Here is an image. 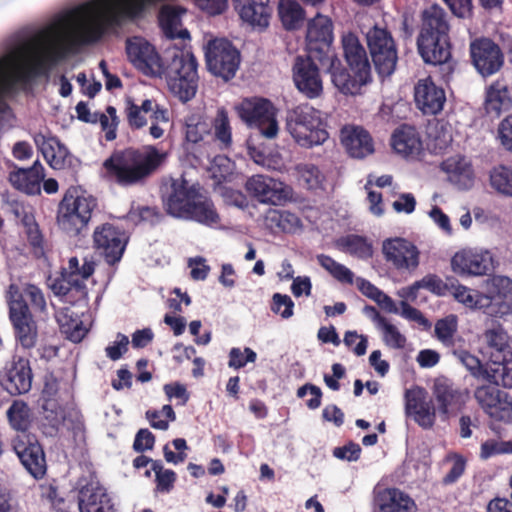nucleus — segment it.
Masks as SVG:
<instances>
[{
  "label": "nucleus",
  "instance_id": "nucleus-10",
  "mask_svg": "<svg viewBox=\"0 0 512 512\" xmlns=\"http://www.w3.org/2000/svg\"><path fill=\"white\" fill-rule=\"evenodd\" d=\"M367 46L377 73L390 76L396 68L398 50L392 33L386 27L374 25L366 33Z\"/></svg>",
  "mask_w": 512,
  "mask_h": 512
},
{
  "label": "nucleus",
  "instance_id": "nucleus-19",
  "mask_svg": "<svg viewBox=\"0 0 512 512\" xmlns=\"http://www.w3.org/2000/svg\"><path fill=\"white\" fill-rule=\"evenodd\" d=\"M474 398L489 417L498 421H512V399L495 384L490 382L477 387Z\"/></svg>",
  "mask_w": 512,
  "mask_h": 512
},
{
  "label": "nucleus",
  "instance_id": "nucleus-51",
  "mask_svg": "<svg viewBox=\"0 0 512 512\" xmlns=\"http://www.w3.org/2000/svg\"><path fill=\"white\" fill-rule=\"evenodd\" d=\"M296 171L299 181L307 189L316 190L322 188L325 176L316 165L310 163L298 164Z\"/></svg>",
  "mask_w": 512,
  "mask_h": 512
},
{
  "label": "nucleus",
  "instance_id": "nucleus-28",
  "mask_svg": "<svg viewBox=\"0 0 512 512\" xmlns=\"http://www.w3.org/2000/svg\"><path fill=\"white\" fill-rule=\"evenodd\" d=\"M341 143L348 155L363 159L374 153V140L368 130L358 125H345L340 131Z\"/></svg>",
  "mask_w": 512,
  "mask_h": 512
},
{
  "label": "nucleus",
  "instance_id": "nucleus-54",
  "mask_svg": "<svg viewBox=\"0 0 512 512\" xmlns=\"http://www.w3.org/2000/svg\"><path fill=\"white\" fill-rule=\"evenodd\" d=\"M96 123H99L102 131L105 133L106 141H113L117 137V127L119 118L117 116L116 108L107 106L106 113L96 112Z\"/></svg>",
  "mask_w": 512,
  "mask_h": 512
},
{
  "label": "nucleus",
  "instance_id": "nucleus-38",
  "mask_svg": "<svg viewBox=\"0 0 512 512\" xmlns=\"http://www.w3.org/2000/svg\"><path fill=\"white\" fill-rule=\"evenodd\" d=\"M376 501L382 512H417L415 501L397 488L379 492Z\"/></svg>",
  "mask_w": 512,
  "mask_h": 512
},
{
  "label": "nucleus",
  "instance_id": "nucleus-55",
  "mask_svg": "<svg viewBox=\"0 0 512 512\" xmlns=\"http://www.w3.org/2000/svg\"><path fill=\"white\" fill-rule=\"evenodd\" d=\"M484 336L489 347L494 348L497 355H503L508 353V351H512L508 343L509 336L500 324L486 330Z\"/></svg>",
  "mask_w": 512,
  "mask_h": 512
},
{
  "label": "nucleus",
  "instance_id": "nucleus-52",
  "mask_svg": "<svg viewBox=\"0 0 512 512\" xmlns=\"http://www.w3.org/2000/svg\"><path fill=\"white\" fill-rule=\"evenodd\" d=\"M490 184L499 193L512 196V167L499 165L490 172Z\"/></svg>",
  "mask_w": 512,
  "mask_h": 512
},
{
  "label": "nucleus",
  "instance_id": "nucleus-8",
  "mask_svg": "<svg viewBox=\"0 0 512 512\" xmlns=\"http://www.w3.org/2000/svg\"><path fill=\"white\" fill-rule=\"evenodd\" d=\"M286 127L294 140L307 148L321 145L329 137L321 111L309 104L299 105L291 110Z\"/></svg>",
  "mask_w": 512,
  "mask_h": 512
},
{
  "label": "nucleus",
  "instance_id": "nucleus-1",
  "mask_svg": "<svg viewBox=\"0 0 512 512\" xmlns=\"http://www.w3.org/2000/svg\"><path fill=\"white\" fill-rule=\"evenodd\" d=\"M307 53L317 58L331 76L337 90L344 95H358L363 86L372 81L371 64L364 46L350 33L342 38L345 68L338 58L333 42V23L327 16L317 14L307 25Z\"/></svg>",
  "mask_w": 512,
  "mask_h": 512
},
{
  "label": "nucleus",
  "instance_id": "nucleus-5",
  "mask_svg": "<svg viewBox=\"0 0 512 512\" xmlns=\"http://www.w3.org/2000/svg\"><path fill=\"white\" fill-rule=\"evenodd\" d=\"M99 213L98 200L79 186H70L60 200L56 224L70 238L87 234L93 218Z\"/></svg>",
  "mask_w": 512,
  "mask_h": 512
},
{
  "label": "nucleus",
  "instance_id": "nucleus-53",
  "mask_svg": "<svg viewBox=\"0 0 512 512\" xmlns=\"http://www.w3.org/2000/svg\"><path fill=\"white\" fill-rule=\"evenodd\" d=\"M458 329L457 317L453 314L439 319L435 323V335L445 346L454 345V336Z\"/></svg>",
  "mask_w": 512,
  "mask_h": 512
},
{
  "label": "nucleus",
  "instance_id": "nucleus-59",
  "mask_svg": "<svg viewBox=\"0 0 512 512\" xmlns=\"http://www.w3.org/2000/svg\"><path fill=\"white\" fill-rule=\"evenodd\" d=\"M68 270L63 279H88L94 273L95 263L85 258L80 265L77 257H71L68 261Z\"/></svg>",
  "mask_w": 512,
  "mask_h": 512
},
{
  "label": "nucleus",
  "instance_id": "nucleus-6",
  "mask_svg": "<svg viewBox=\"0 0 512 512\" xmlns=\"http://www.w3.org/2000/svg\"><path fill=\"white\" fill-rule=\"evenodd\" d=\"M78 45L53 43L37 54L33 61L25 66L8 71L9 60H0V95L12 92L18 84L27 85L39 77L48 78L52 69L63 60L72 48Z\"/></svg>",
  "mask_w": 512,
  "mask_h": 512
},
{
  "label": "nucleus",
  "instance_id": "nucleus-25",
  "mask_svg": "<svg viewBox=\"0 0 512 512\" xmlns=\"http://www.w3.org/2000/svg\"><path fill=\"white\" fill-rule=\"evenodd\" d=\"M416 107L424 115H436L443 110L446 94L441 86L434 83L431 77L419 79L414 86Z\"/></svg>",
  "mask_w": 512,
  "mask_h": 512
},
{
  "label": "nucleus",
  "instance_id": "nucleus-14",
  "mask_svg": "<svg viewBox=\"0 0 512 512\" xmlns=\"http://www.w3.org/2000/svg\"><path fill=\"white\" fill-rule=\"evenodd\" d=\"M33 379L31 362L21 355H13L0 369V387L13 397L29 393Z\"/></svg>",
  "mask_w": 512,
  "mask_h": 512
},
{
  "label": "nucleus",
  "instance_id": "nucleus-27",
  "mask_svg": "<svg viewBox=\"0 0 512 512\" xmlns=\"http://www.w3.org/2000/svg\"><path fill=\"white\" fill-rule=\"evenodd\" d=\"M441 170L446 173L447 180L458 190H470L475 183V172L472 162L463 155L456 154L442 161Z\"/></svg>",
  "mask_w": 512,
  "mask_h": 512
},
{
  "label": "nucleus",
  "instance_id": "nucleus-48",
  "mask_svg": "<svg viewBox=\"0 0 512 512\" xmlns=\"http://www.w3.org/2000/svg\"><path fill=\"white\" fill-rule=\"evenodd\" d=\"M266 219L271 228H278L285 233H293L301 227L300 218L289 211L270 210Z\"/></svg>",
  "mask_w": 512,
  "mask_h": 512
},
{
  "label": "nucleus",
  "instance_id": "nucleus-60",
  "mask_svg": "<svg viewBox=\"0 0 512 512\" xmlns=\"http://www.w3.org/2000/svg\"><path fill=\"white\" fill-rule=\"evenodd\" d=\"M446 461L452 462V467L449 472L443 477L442 483L444 485H451L456 483L459 478L464 474L466 468L465 458L457 453L447 455Z\"/></svg>",
  "mask_w": 512,
  "mask_h": 512
},
{
  "label": "nucleus",
  "instance_id": "nucleus-33",
  "mask_svg": "<svg viewBox=\"0 0 512 512\" xmlns=\"http://www.w3.org/2000/svg\"><path fill=\"white\" fill-rule=\"evenodd\" d=\"M33 139L51 168L61 170L66 167L70 159V153L56 136L47 137L39 132L34 135Z\"/></svg>",
  "mask_w": 512,
  "mask_h": 512
},
{
  "label": "nucleus",
  "instance_id": "nucleus-62",
  "mask_svg": "<svg viewBox=\"0 0 512 512\" xmlns=\"http://www.w3.org/2000/svg\"><path fill=\"white\" fill-rule=\"evenodd\" d=\"M257 358V354L249 347H246L244 351H241L240 348H232L229 352V362L228 365L234 369L243 368L249 362H255Z\"/></svg>",
  "mask_w": 512,
  "mask_h": 512
},
{
  "label": "nucleus",
  "instance_id": "nucleus-2",
  "mask_svg": "<svg viewBox=\"0 0 512 512\" xmlns=\"http://www.w3.org/2000/svg\"><path fill=\"white\" fill-rule=\"evenodd\" d=\"M167 153L155 145L115 151L103 162L105 178L122 187L144 183L164 164Z\"/></svg>",
  "mask_w": 512,
  "mask_h": 512
},
{
  "label": "nucleus",
  "instance_id": "nucleus-40",
  "mask_svg": "<svg viewBox=\"0 0 512 512\" xmlns=\"http://www.w3.org/2000/svg\"><path fill=\"white\" fill-rule=\"evenodd\" d=\"M487 381L496 386L512 388V351L503 355L492 354Z\"/></svg>",
  "mask_w": 512,
  "mask_h": 512
},
{
  "label": "nucleus",
  "instance_id": "nucleus-32",
  "mask_svg": "<svg viewBox=\"0 0 512 512\" xmlns=\"http://www.w3.org/2000/svg\"><path fill=\"white\" fill-rule=\"evenodd\" d=\"M245 188L250 195L262 203L277 205L286 197L282 183L264 175H255L249 178Z\"/></svg>",
  "mask_w": 512,
  "mask_h": 512
},
{
  "label": "nucleus",
  "instance_id": "nucleus-4",
  "mask_svg": "<svg viewBox=\"0 0 512 512\" xmlns=\"http://www.w3.org/2000/svg\"><path fill=\"white\" fill-rule=\"evenodd\" d=\"M68 17L74 23L71 44L83 46L97 43L108 28L120 25L123 12L110 0H94L76 7Z\"/></svg>",
  "mask_w": 512,
  "mask_h": 512
},
{
  "label": "nucleus",
  "instance_id": "nucleus-43",
  "mask_svg": "<svg viewBox=\"0 0 512 512\" xmlns=\"http://www.w3.org/2000/svg\"><path fill=\"white\" fill-rule=\"evenodd\" d=\"M56 320L60 330L66 335L67 339L74 343L80 342L86 334L82 321L74 316L70 308L65 307L56 313Z\"/></svg>",
  "mask_w": 512,
  "mask_h": 512
},
{
  "label": "nucleus",
  "instance_id": "nucleus-44",
  "mask_svg": "<svg viewBox=\"0 0 512 512\" xmlns=\"http://www.w3.org/2000/svg\"><path fill=\"white\" fill-rule=\"evenodd\" d=\"M278 14L283 27L288 30H298L305 20V10L296 0H280Z\"/></svg>",
  "mask_w": 512,
  "mask_h": 512
},
{
  "label": "nucleus",
  "instance_id": "nucleus-56",
  "mask_svg": "<svg viewBox=\"0 0 512 512\" xmlns=\"http://www.w3.org/2000/svg\"><path fill=\"white\" fill-rule=\"evenodd\" d=\"M383 334L384 343L393 349H403L406 345V338L397 327L387 321L385 317H379V325Z\"/></svg>",
  "mask_w": 512,
  "mask_h": 512
},
{
  "label": "nucleus",
  "instance_id": "nucleus-57",
  "mask_svg": "<svg viewBox=\"0 0 512 512\" xmlns=\"http://www.w3.org/2000/svg\"><path fill=\"white\" fill-rule=\"evenodd\" d=\"M452 294L455 299L469 308L482 309L480 300L484 297L483 291L472 290L461 284H451Z\"/></svg>",
  "mask_w": 512,
  "mask_h": 512
},
{
  "label": "nucleus",
  "instance_id": "nucleus-12",
  "mask_svg": "<svg viewBox=\"0 0 512 512\" xmlns=\"http://www.w3.org/2000/svg\"><path fill=\"white\" fill-rule=\"evenodd\" d=\"M205 59L209 72L224 81H229L236 75L241 56L229 40L214 39L207 45Z\"/></svg>",
  "mask_w": 512,
  "mask_h": 512
},
{
  "label": "nucleus",
  "instance_id": "nucleus-31",
  "mask_svg": "<svg viewBox=\"0 0 512 512\" xmlns=\"http://www.w3.org/2000/svg\"><path fill=\"white\" fill-rule=\"evenodd\" d=\"M450 38L418 36L417 49L426 64L441 65L451 58Z\"/></svg>",
  "mask_w": 512,
  "mask_h": 512
},
{
  "label": "nucleus",
  "instance_id": "nucleus-45",
  "mask_svg": "<svg viewBox=\"0 0 512 512\" xmlns=\"http://www.w3.org/2000/svg\"><path fill=\"white\" fill-rule=\"evenodd\" d=\"M86 279H62L54 284L55 294L61 296L64 301L74 304L86 300L88 289L85 284Z\"/></svg>",
  "mask_w": 512,
  "mask_h": 512
},
{
  "label": "nucleus",
  "instance_id": "nucleus-41",
  "mask_svg": "<svg viewBox=\"0 0 512 512\" xmlns=\"http://www.w3.org/2000/svg\"><path fill=\"white\" fill-rule=\"evenodd\" d=\"M512 105L507 86L496 81L490 85L485 98V111L492 117H499L502 112L507 111Z\"/></svg>",
  "mask_w": 512,
  "mask_h": 512
},
{
  "label": "nucleus",
  "instance_id": "nucleus-64",
  "mask_svg": "<svg viewBox=\"0 0 512 512\" xmlns=\"http://www.w3.org/2000/svg\"><path fill=\"white\" fill-rule=\"evenodd\" d=\"M512 453V442H498L496 440H487L481 444L480 456L482 459H488L497 454Z\"/></svg>",
  "mask_w": 512,
  "mask_h": 512
},
{
  "label": "nucleus",
  "instance_id": "nucleus-42",
  "mask_svg": "<svg viewBox=\"0 0 512 512\" xmlns=\"http://www.w3.org/2000/svg\"><path fill=\"white\" fill-rule=\"evenodd\" d=\"M213 129V141L221 150H228L232 147V127L228 111L224 107L217 109L215 117L210 124Z\"/></svg>",
  "mask_w": 512,
  "mask_h": 512
},
{
  "label": "nucleus",
  "instance_id": "nucleus-50",
  "mask_svg": "<svg viewBox=\"0 0 512 512\" xmlns=\"http://www.w3.org/2000/svg\"><path fill=\"white\" fill-rule=\"evenodd\" d=\"M162 217L158 207L147 205H132L127 214V219L134 224L147 223L151 226L158 224Z\"/></svg>",
  "mask_w": 512,
  "mask_h": 512
},
{
  "label": "nucleus",
  "instance_id": "nucleus-7",
  "mask_svg": "<svg viewBox=\"0 0 512 512\" xmlns=\"http://www.w3.org/2000/svg\"><path fill=\"white\" fill-rule=\"evenodd\" d=\"M198 63L195 56L180 48L167 52L162 63L161 77H165L170 90L182 101L192 99L198 87Z\"/></svg>",
  "mask_w": 512,
  "mask_h": 512
},
{
  "label": "nucleus",
  "instance_id": "nucleus-39",
  "mask_svg": "<svg viewBox=\"0 0 512 512\" xmlns=\"http://www.w3.org/2000/svg\"><path fill=\"white\" fill-rule=\"evenodd\" d=\"M185 12L186 9L180 6L164 5L161 7L159 11V23L167 38H190L187 29H179L182 25L181 16Z\"/></svg>",
  "mask_w": 512,
  "mask_h": 512
},
{
  "label": "nucleus",
  "instance_id": "nucleus-20",
  "mask_svg": "<svg viewBox=\"0 0 512 512\" xmlns=\"http://www.w3.org/2000/svg\"><path fill=\"white\" fill-rule=\"evenodd\" d=\"M13 450L21 464L35 479H42L47 471L46 457L43 447L35 437L18 436L13 440Z\"/></svg>",
  "mask_w": 512,
  "mask_h": 512
},
{
  "label": "nucleus",
  "instance_id": "nucleus-9",
  "mask_svg": "<svg viewBox=\"0 0 512 512\" xmlns=\"http://www.w3.org/2000/svg\"><path fill=\"white\" fill-rule=\"evenodd\" d=\"M9 319L12 324L15 341L23 350L33 349L38 341V325L30 308L16 286H10L8 300Z\"/></svg>",
  "mask_w": 512,
  "mask_h": 512
},
{
  "label": "nucleus",
  "instance_id": "nucleus-36",
  "mask_svg": "<svg viewBox=\"0 0 512 512\" xmlns=\"http://www.w3.org/2000/svg\"><path fill=\"white\" fill-rule=\"evenodd\" d=\"M44 178L43 167L36 161L29 168H16L9 173L11 185L28 195H36L41 191L40 184Z\"/></svg>",
  "mask_w": 512,
  "mask_h": 512
},
{
  "label": "nucleus",
  "instance_id": "nucleus-23",
  "mask_svg": "<svg viewBox=\"0 0 512 512\" xmlns=\"http://www.w3.org/2000/svg\"><path fill=\"white\" fill-rule=\"evenodd\" d=\"M432 392L438 404L437 410L444 420L456 415L465 405V393L445 377L435 380Z\"/></svg>",
  "mask_w": 512,
  "mask_h": 512
},
{
  "label": "nucleus",
  "instance_id": "nucleus-30",
  "mask_svg": "<svg viewBox=\"0 0 512 512\" xmlns=\"http://www.w3.org/2000/svg\"><path fill=\"white\" fill-rule=\"evenodd\" d=\"M59 383V380L52 372L46 373L41 391L44 415L53 428H58L65 419L64 408L59 402Z\"/></svg>",
  "mask_w": 512,
  "mask_h": 512
},
{
  "label": "nucleus",
  "instance_id": "nucleus-11",
  "mask_svg": "<svg viewBox=\"0 0 512 512\" xmlns=\"http://www.w3.org/2000/svg\"><path fill=\"white\" fill-rule=\"evenodd\" d=\"M276 112L273 103L265 98L245 99L238 107L241 120L249 127L258 129L268 139L278 134Z\"/></svg>",
  "mask_w": 512,
  "mask_h": 512
},
{
  "label": "nucleus",
  "instance_id": "nucleus-46",
  "mask_svg": "<svg viewBox=\"0 0 512 512\" xmlns=\"http://www.w3.org/2000/svg\"><path fill=\"white\" fill-rule=\"evenodd\" d=\"M211 132L210 123L197 114H192L185 118L184 122V139L186 145H195L203 141L206 135Z\"/></svg>",
  "mask_w": 512,
  "mask_h": 512
},
{
  "label": "nucleus",
  "instance_id": "nucleus-58",
  "mask_svg": "<svg viewBox=\"0 0 512 512\" xmlns=\"http://www.w3.org/2000/svg\"><path fill=\"white\" fill-rule=\"evenodd\" d=\"M455 354L472 376L477 379H487L489 368H485L478 357L466 350L455 352Z\"/></svg>",
  "mask_w": 512,
  "mask_h": 512
},
{
  "label": "nucleus",
  "instance_id": "nucleus-35",
  "mask_svg": "<svg viewBox=\"0 0 512 512\" xmlns=\"http://www.w3.org/2000/svg\"><path fill=\"white\" fill-rule=\"evenodd\" d=\"M448 14L439 5H431L421 13V28L418 36L450 38Z\"/></svg>",
  "mask_w": 512,
  "mask_h": 512
},
{
  "label": "nucleus",
  "instance_id": "nucleus-22",
  "mask_svg": "<svg viewBox=\"0 0 512 512\" xmlns=\"http://www.w3.org/2000/svg\"><path fill=\"white\" fill-rule=\"evenodd\" d=\"M451 265L458 274L482 276L494 270V258L488 250L463 249L455 253Z\"/></svg>",
  "mask_w": 512,
  "mask_h": 512
},
{
  "label": "nucleus",
  "instance_id": "nucleus-18",
  "mask_svg": "<svg viewBox=\"0 0 512 512\" xmlns=\"http://www.w3.org/2000/svg\"><path fill=\"white\" fill-rule=\"evenodd\" d=\"M127 242L124 231L110 223L97 226L93 232V246L109 265L121 260Z\"/></svg>",
  "mask_w": 512,
  "mask_h": 512
},
{
  "label": "nucleus",
  "instance_id": "nucleus-34",
  "mask_svg": "<svg viewBox=\"0 0 512 512\" xmlns=\"http://www.w3.org/2000/svg\"><path fill=\"white\" fill-rule=\"evenodd\" d=\"M234 8L240 18L252 27L266 28L272 8L269 0H233Z\"/></svg>",
  "mask_w": 512,
  "mask_h": 512
},
{
  "label": "nucleus",
  "instance_id": "nucleus-61",
  "mask_svg": "<svg viewBox=\"0 0 512 512\" xmlns=\"http://www.w3.org/2000/svg\"><path fill=\"white\" fill-rule=\"evenodd\" d=\"M25 226L27 240L32 248L33 254L38 258L43 256L45 241L39 225L35 221H33L25 223Z\"/></svg>",
  "mask_w": 512,
  "mask_h": 512
},
{
  "label": "nucleus",
  "instance_id": "nucleus-3",
  "mask_svg": "<svg viewBox=\"0 0 512 512\" xmlns=\"http://www.w3.org/2000/svg\"><path fill=\"white\" fill-rule=\"evenodd\" d=\"M164 204L167 213L176 218L193 220L207 226L220 222L215 205L204 189L199 184H189L185 178L172 181Z\"/></svg>",
  "mask_w": 512,
  "mask_h": 512
},
{
  "label": "nucleus",
  "instance_id": "nucleus-63",
  "mask_svg": "<svg viewBox=\"0 0 512 512\" xmlns=\"http://www.w3.org/2000/svg\"><path fill=\"white\" fill-rule=\"evenodd\" d=\"M294 302L286 294L275 293L272 296L271 310L282 318L288 319L293 315Z\"/></svg>",
  "mask_w": 512,
  "mask_h": 512
},
{
  "label": "nucleus",
  "instance_id": "nucleus-47",
  "mask_svg": "<svg viewBox=\"0 0 512 512\" xmlns=\"http://www.w3.org/2000/svg\"><path fill=\"white\" fill-rule=\"evenodd\" d=\"M7 419L12 429L27 431L32 422L31 410L23 400H14L7 410Z\"/></svg>",
  "mask_w": 512,
  "mask_h": 512
},
{
  "label": "nucleus",
  "instance_id": "nucleus-49",
  "mask_svg": "<svg viewBox=\"0 0 512 512\" xmlns=\"http://www.w3.org/2000/svg\"><path fill=\"white\" fill-rule=\"evenodd\" d=\"M337 245L343 251L359 258H369L372 255L371 244H369L364 237L359 235L350 234L345 237H341L338 239Z\"/></svg>",
  "mask_w": 512,
  "mask_h": 512
},
{
  "label": "nucleus",
  "instance_id": "nucleus-13",
  "mask_svg": "<svg viewBox=\"0 0 512 512\" xmlns=\"http://www.w3.org/2000/svg\"><path fill=\"white\" fill-rule=\"evenodd\" d=\"M480 304L484 313L493 317H502L512 313V279L493 275L483 283Z\"/></svg>",
  "mask_w": 512,
  "mask_h": 512
},
{
  "label": "nucleus",
  "instance_id": "nucleus-26",
  "mask_svg": "<svg viewBox=\"0 0 512 512\" xmlns=\"http://www.w3.org/2000/svg\"><path fill=\"white\" fill-rule=\"evenodd\" d=\"M125 115L129 127L137 130L147 125L145 114L150 113V120H164L169 122V112L166 108L160 106L155 100L145 99L141 104H136L132 98L125 101Z\"/></svg>",
  "mask_w": 512,
  "mask_h": 512
},
{
  "label": "nucleus",
  "instance_id": "nucleus-24",
  "mask_svg": "<svg viewBox=\"0 0 512 512\" xmlns=\"http://www.w3.org/2000/svg\"><path fill=\"white\" fill-rule=\"evenodd\" d=\"M383 253L386 261L397 270L413 271L419 265V251L406 239L395 238L384 241Z\"/></svg>",
  "mask_w": 512,
  "mask_h": 512
},
{
  "label": "nucleus",
  "instance_id": "nucleus-21",
  "mask_svg": "<svg viewBox=\"0 0 512 512\" xmlns=\"http://www.w3.org/2000/svg\"><path fill=\"white\" fill-rule=\"evenodd\" d=\"M78 507L80 512H114V504L106 488L94 474L80 479Z\"/></svg>",
  "mask_w": 512,
  "mask_h": 512
},
{
  "label": "nucleus",
  "instance_id": "nucleus-37",
  "mask_svg": "<svg viewBox=\"0 0 512 512\" xmlns=\"http://www.w3.org/2000/svg\"><path fill=\"white\" fill-rule=\"evenodd\" d=\"M393 149L404 157L416 156L422 150V141L415 127L403 124L392 134Z\"/></svg>",
  "mask_w": 512,
  "mask_h": 512
},
{
  "label": "nucleus",
  "instance_id": "nucleus-16",
  "mask_svg": "<svg viewBox=\"0 0 512 512\" xmlns=\"http://www.w3.org/2000/svg\"><path fill=\"white\" fill-rule=\"evenodd\" d=\"M125 50L129 62L148 77H161L163 59L155 46L141 36L126 40Z\"/></svg>",
  "mask_w": 512,
  "mask_h": 512
},
{
  "label": "nucleus",
  "instance_id": "nucleus-15",
  "mask_svg": "<svg viewBox=\"0 0 512 512\" xmlns=\"http://www.w3.org/2000/svg\"><path fill=\"white\" fill-rule=\"evenodd\" d=\"M323 68L316 57L310 53L299 55L294 59L292 79L300 93L309 99H316L323 94V81L320 74Z\"/></svg>",
  "mask_w": 512,
  "mask_h": 512
},
{
  "label": "nucleus",
  "instance_id": "nucleus-17",
  "mask_svg": "<svg viewBox=\"0 0 512 512\" xmlns=\"http://www.w3.org/2000/svg\"><path fill=\"white\" fill-rule=\"evenodd\" d=\"M469 53L472 65L483 77L497 73L504 64V54L500 46L487 37L472 40Z\"/></svg>",
  "mask_w": 512,
  "mask_h": 512
},
{
  "label": "nucleus",
  "instance_id": "nucleus-29",
  "mask_svg": "<svg viewBox=\"0 0 512 512\" xmlns=\"http://www.w3.org/2000/svg\"><path fill=\"white\" fill-rule=\"evenodd\" d=\"M406 411L413 416L414 421L423 429H430L436 421V408L432 399L427 398V392L420 388L409 390L405 394Z\"/></svg>",
  "mask_w": 512,
  "mask_h": 512
}]
</instances>
